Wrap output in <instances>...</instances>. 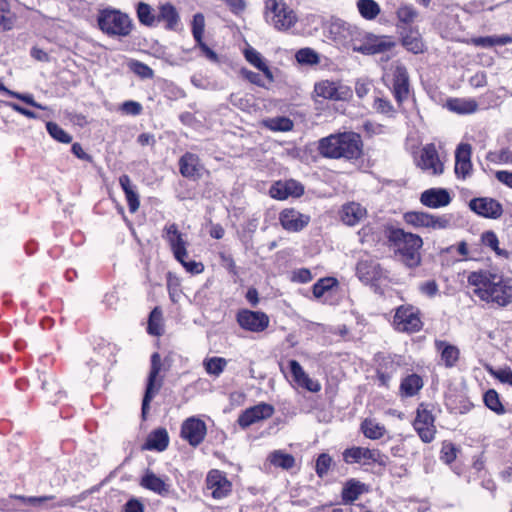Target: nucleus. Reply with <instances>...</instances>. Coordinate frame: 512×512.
Returning <instances> with one entry per match:
<instances>
[{"label":"nucleus","instance_id":"57","mask_svg":"<svg viewBox=\"0 0 512 512\" xmlns=\"http://www.w3.org/2000/svg\"><path fill=\"white\" fill-rule=\"evenodd\" d=\"M403 45L413 53H419L423 51V43L416 36H406L403 38Z\"/></svg>","mask_w":512,"mask_h":512},{"label":"nucleus","instance_id":"64","mask_svg":"<svg viewBox=\"0 0 512 512\" xmlns=\"http://www.w3.org/2000/svg\"><path fill=\"white\" fill-rule=\"evenodd\" d=\"M496 179L504 185L512 188V172L500 170L495 173Z\"/></svg>","mask_w":512,"mask_h":512},{"label":"nucleus","instance_id":"48","mask_svg":"<svg viewBox=\"0 0 512 512\" xmlns=\"http://www.w3.org/2000/svg\"><path fill=\"white\" fill-rule=\"evenodd\" d=\"M399 22L404 25L412 24L418 17L417 10L411 5H403L396 12Z\"/></svg>","mask_w":512,"mask_h":512},{"label":"nucleus","instance_id":"61","mask_svg":"<svg viewBox=\"0 0 512 512\" xmlns=\"http://www.w3.org/2000/svg\"><path fill=\"white\" fill-rule=\"evenodd\" d=\"M481 241L484 246L493 249L496 245H499V240L493 231H486L481 236Z\"/></svg>","mask_w":512,"mask_h":512},{"label":"nucleus","instance_id":"24","mask_svg":"<svg viewBox=\"0 0 512 512\" xmlns=\"http://www.w3.org/2000/svg\"><path fill=\"white\" fill-rule=\"evenodd\" d=\"M420 201L429 208H440L447 206L451 197L446 189L431 188L421 194Z\"/></svg>","mask_w":512,"mask_h":512},{"label":"nucleus","instance_id":"8","mask_svg":"<svg viewBox=\"0 0 512 512\" xmlns=\"http://www.w3.org/2000/svg\"><path fill=\"white\" fill-rule=\"evenodd\" d=\"M162 369L161 356L159 353H153L151 356V368L147 379V385L145 394L142 402V416L145 417L148 410L149 404L154 396L159 392L162 386V378H158L159 373Z\"/></svg>","mask_w":512,"mask_h":512},{"label":"nucleus","instance_id":"21","mask_svg":"<svg viewBox=\"0 0 512 512\" xmlns=\"http://www.w3.org/2000/svg\"><path fill=\"white\" fill-rule=\"evenodd\" d=\"M309 220V216L301 214L294 209H285L280 214V223L287 231H300L308 225Z\"/></svg>","mask_w":512,"mask_h":512},{"label":"nucleus","instance_id":"5","mask_svg":"<svg viewBox=\"0 0 512 512\" xmlns=\"http://www.w3.org/2000/svg\"><path fill=\"white\" fill-rule=\"evenodd\" d=\"M265 18L276 30H290L298 21L297 15L284 0H266Z\"/></svg>","mask_w":512,"mask_h":512},{"label":"nucleus","instance_id":"42","mask_svg":"<svg viewBox=\"0 0 512 512\" xmlns=\"http://www.w3.org/2000/svg\"><path fill=\"white\" fill-rule=\"evenodd\" d=\"M357 8L362 17L375 19L380 13V7L374 0H358Z\"/></svg>","mask_w":512,"mask_h":512},{"label":"nucleus","instance_id":"18","mask_svg":"<svg viewBox=\"0 0 512 512\" xmlns=\"http://www.w3.org/2000/svg\"><path fill=\"white\" fill-rule=\"evenodd\" d=\"M393 95L401 105L409 95V76L404 65L397 63L393 70Z\"/></svg>","mask_w":512,"mask_h":512},{"label":"nucleus","instance_id":"4","mask_svg":"<svg viewBox=\"0 0 512 512\" xmlns=\"http://www.w3.org/2000/svg\"><path fill=\"white\" fill-rule=\"evenodd\" d=\"M97 22L99 29L109 36L126 37L132 30V22L129 16L112 8L100 10Z\"/></svg>","mask_w":512,"mask_h":512},{"label":"nucleus","instance_id":"6","mask_svg":"<svg viewBox=\"0 0 512 512\" xmlns=\"http://www.w3.org/2000/svg\"><path fill=\"white\" fill-rule=\"evenodd\" d=\"M343 460L347 464L361 463L363 465L376 463L385 467L388 464V456L382 454L378 449L365 447L347 448L342 453Z\"/></svg>","mask_w":512,"mask_h":512},{"label":"nucleus","instance_id":"1","mask_svg":"<svg viewBox=\"0 0 512 512\" xmlns=\"http://www.w3.org/2000/svg\"><path fill=\"white\" fill-rule=\"evenodd\" d=\"M467 282L473 294L487 304L506 307L512 302V279L496 269L472 271Z\"/></svg>","mask_w":512,"mask_h":512},{"label":"nucleus","instance_id":"16","mask_svg":"<svg viewBox=\"0 0 512 512\" xmlns=\"http://www.w3.org/2000/svg\"><path fill=\"white\" fill-rule=\"evenodd\" d=\"M206 424L195 417L185 420L181 427V436L192 446H198L205 438Z\"/></svg>","mask_w":512,"mask_h":512},{"label":"nucleus","instance_id":"17","mask_svg":"<svg viewBox=\"0 0 512 512\" xmlns=\"http://www.w3.org/2000/svg\"><path fill=\"white\" fill-rule=\"evenodd\" d=\"M417 165L422 170L428 171L433 175L443 173V164L439 159L438 152L434 144H427L422 148L420 157L417 160Z\"/></svg>","mask_w":512,"mask_h":512},{"label":"nucleus","instance_id":"28","mask_svg":"<svg viewBox=\"0 0 512 512\" xmlns=\"http://www.w3.org/2000/svg\"><path fill=\"white\" fill-rule=\"evenodd\" d=\"M329 31L334 40L343 45L348 44L353 39L354 34L357 32L355 27H352L348 23L341 20L333 21L330 25Z\"/></svg>","mask_w":512,"mask_h":512},{"label":"nucleus","instance_id":"58","mask_svg":"<svg viewBox=\"0 0 512 512\" xmlns=\"http://www.w3.org/2000/svg\"><path fill=\"white\" fill-rule=\"evenodd\" d=\"M419 290L421 293L429 297H433L438 293L439 288L435 280H429L421 283L419 285Z\"/></svg>","mask_w":512,"mask_h":512},{"label":"nucleus","instance_id":"52","mask_svg":"<svg viewBox=\"0 0 512 512\" xmlns=\"http://www.w3.org/2000/svg\"><path fill=\"white\" fill-rule=\"evenodd\" d=\"M332 463H333V460L328 454H326V453L320 454L316 460V465H315V471H316L317 475L320 478H323L324 476H326Z\"/></svg>","mask_w":512,"mask_h":512},{"label":"nucleus","instance_id":"34","mask_svg":"<svg viewBox=\"0 0 512 512\" xmlns=\"http://www.w3.org/2000/svg\"><path fill=\"white\" fill-rule=\"evenodd\" d=\"M244 56H245V59L251 65L256 67L258 70L262 71L263 74L266 76V78L269 81H273L274 78H273V74H272L270 68L266 64V61L263 58V56L256 49H254L253 47H250V46L247 47L244 50Z\"/></svg>","mask_w":512,"mask_h":512},{"label":"nucleus","instance_id":"36","mask_svg":"<svg viewBox=\"0 0 512 512\" xmlns=\"http://www.w3.org/2000/svg\"><path fill=\"white\" fill-rule=\"evenodd\" d=\"M448 107L458 114H470L477 111L478 103L474 99H452L448 102Z\"/></svg>","mask_w":512,"mask_h":512},{"label":"nucleus","instance_id":"33","mask_svg":"<svg viewBox=\"0 0 512 512\" xmlns=\"http://www.w3.org/2000/svg\"><path fill=\"white\" fill-rule=\"evenodd\" d=\"M435 348L441 355V360L446 367H453L459 359V349L446 341L436 340Z\"/></svg>","mask_w":512,"mask_h":512},{"label":"nucleus","instance_id":"19","mask_svg":"<svg viewBox=\"0 0 512 512\" xmlns=\"http://www.w3.org/2000/svg\"><path fill=\"white\" fill-rule=\"evenodd\" d=\"M207 488L215 499L226 497L231 491V483L219 470H211L206 478Z\"/></svg>","mask_w":512,"mask_h":512},{"label":"nucleus","instance_id":"30","mask_svg":"<svg viewBox=\"0 0 512 512\" xmlns=\"http://www.w3.org/2000/svg\"><path fill=\"white\" fill-rule=\"evenodd\" d=\"M366 492H368V486L366 484L356 479H349L343 486L341 497L345 504H350Z\"/></svg>","mask_w":512,"mask_h":512},{"label":"nucleus","instance_id":"32","mask_svg":"<svg viewBox=\"0 0 512 512\" xmlns=\"http://www.w3.org/2000/svg\"><path fill=\"white\" fill-rule=\"evenodd\" d=\"M169 444V436L164 428L152 431L143 446L146 450L164 451Z\"/></svg>","mask_w":512,"mask_h":512},{"label":"nucleus","instance_id":"27","mask_svg":"<svg viewBox=\"0 0 512 512\" xmlns=\"http://www.w3.org/2000/svg\"><path fill=\"white\" fill-rule=\"evenodd\" d=\"M180 17L171 3H163L158 7L157 24L163 22L168 30H177Z\"/></svg>","mask_w":512,"mask_h":512},{"label":"nucleus","instance_id":"14","mask_svg":"<svg viewBox=\"0 0 512 512\" xmlns=\"http://www.w3.org/2000/svg\"><path fill=\"white\" fill-rule=\"evenodd\" d=\"M314 92L318 97L335 101L345 100L351 95V91L347 86L329 80H322L316 83Z\"/></svg>","mask_w":512,"mask_h":512},{"label":"nucleus","instance_id":"22","mask_svg":"<svg viewBox=\"0 0 512 512\" xmlns=\"http://www.w3.org/2000/svg\"><path fill=\"white\" fill-rule=\"evenodd\" d=\"M179 170L183 177L195 180L201 177L203 166L196 154L187 152L179 159Z\"/></svg>","mask_w":512,"mask_h":512},{"label":"nucleus","instance_id":"44","mask_svg":"<svg viewBox=\"0 0 512 512\" xmlns=\"http://www.w3.org/2000/svg\"><path fill=\"white\" fill-rule=\"evenodd\" d=\"M511 41L512 39L509 36H485L471 39V43L475 46L485 48L493 47L495 45H504Z\"/></svg>","mask_w":512,"mask_h":512},{"label":"nucleus","instance_id":"12","mask_svg":"<svg viewBox=\"0 0 512 512\" xmlns=\"http://www.w3.org/2000/svg\"><path fill=\"white\" fill-rule=\"evenodd\" d=\"M239 326L247 331L262 332L269 325V317L261 311L240 310L236 315Z\"/></svg>","mask_w":512,"mask_h":512},{"label":"nucleus","instance_id":"29","mask_svg":"<svg viewBox=\"0 0 512 512\" xmlns=\"http://www.w3.org/2000/svg\"><path fill=\"white\" fill-rule=\"evenodd\" d=\"M140 485L145 489L153 491L159 495H167L170 492V485L152 471H147L141 478Z\"/></svg>","mask_w":512,"mask_h":512},{"label":"nucleus","instance_id":"20","mask_svg":"<svg viewBox=\"0 0 512 512\" xmlns=\"http://www.w3.org/2000/svg\"><path fill=\"white\" fill-rule=\"evenodd\" d=\"M272 198L285 200L288 197H300L304 193L303 185L293 179L287 181H278L273 184L269 190Z\"/></svg>","mask_w":512,"mask_h":512},{"label":"nucleus","instance_id":"7","mask_svg":"<svg viewBox=\"0 0 512 512\" xmlns=\"http://www.w3.org/2000/svg\"><path fill=\"white\" fill-rule=\"evenodd\" d=\"M393 326L399 332L414 333L421 330L423 323L417 308L407 305L396 309Z\"/></svg>","mask_w":512,"mask_h":512},{"label":"nucleus","instance_id":"40","mask_svg":"<svg viewBox=\"0 0 512 512\" xmlns=\"http://www.w3.org/2000/svg\"><path fill=\"white\" fill-rule=\"evenodd\" d=\"M392 44L380 39H375L373 42L362 44L358 47L354 46L353 50L363 54H376L388 50Z\"/></svg>","mask_w":512,"mask_h":512},{"label":"nucleus","instance_id":"50","mask_svg":"<svg viewBox=\"0 0 512 512\" xmlns=\"http://www.w3.org/2000/svg\"><path fill=\"white\" fill-rule=\"evenodd\" d=\"M295 57L300 64L314 65L319 63L318 54L311 48L300 49Z\"/></svg>","mask_w":512,"mask_h":512},{"label":"nucleus","instance_id":"45","mask_svg":"<svg viewBox=\"0 0 512 512\" xmlns=\"http://www.w3.org/2000/svg\"><path fill=\"white\" fill-rule=\"evenodd\" d=\"M203 366L208 374L218 377L227 366V360L222 357H211L203 361Z\"/></svg>","mask_w":512,"mask_h":512},{"label":"nucleus","instance_id":"13","mask_svg":"<svg viewBox=\"0 0 512 512\" xmlns=\"http://www.w3.org/2000/svg\"><path fill=\"white\" fill-rule=\"evenodd\" d=\"M274 411L272 405L262 402L243 411L237 421L243 429H246L252 424L270 418Z\"/></svg>","mask_w":512,"mask_h":512},{"label":"nucleus","instance_id":"10","mask_svg":"<svg viewBox=\"0 0 512 512\" xmlns=\"http://www.w3.org/2000/svg\"><path fill=\"white\" fill-rule=\"evenodd\" d=\"M407 224L415 228L445 229L450 220L446 216H435L426 212L411 211L404 214Z\"/></svg>","mask_w":512,"mask_h":512},{"label":"nucleus","instance_id":"41","mask_svg":"<svg viewBox=\"0 0 512 512\" xmlns=\"http://www.w3.org/2000/svg\"><path fill=\"white\" fill-rule=\"evenodd\" d=\"M136 11L140 23L146 26H154L157 24V15L153 13V9L149 4L139 2Z\"/></svg>","mask_w":512,"mask_h":512},{"label":"nucleus","instance_id":"9","mask_svg":"<svg viewBox=\"0 0 512 512\" xmlns=\"http://www.w3.org/2000/svg\"><path fill=\"white\" fill-rule=\"evenodd\" d=\"M162 237L168 243L177 261H182V259L187 258L188 241L186 235L179 231L177 224L170 223L165 225L162 231Z\"/></svg>","mask_w":512,"mask_h":512},{"label":"nucleus","instance_id":"23","mask_svg":"<svg viewBox=\"0 0 512 512\" xmlns=\"http://www.w3.org/2000/svg\"><path fill=\"white\" fill-rule=\"evenodd\" d=\"M471 145L467 143L460 144L455 152V173L458 177L466 178L472 169L471 164Z\"/></svg>","mask_w":512,"mask_h":512},{"label":"nucleus","instance_id":"31","mask_svg":"<svg viewBox=\"0 0 512 512\" xmlns=\"http://www.w3.org/2000/svg\"><path fill=\"white\" fill-rule=\"evenodd\" d=\"M367 211L358 203H349L342 207L341 219L349 226H354L365 218Z\"/></svg>","mask_w":512,"mask_h":512},{"label":"nucleus","instance_id":"55","mask_svg":"<svg viewBox=\"0 0 512 512\" xmlns=\"http://www.w3.org/2000/svg\"><path fill=\"white\" fill-rule=\"evenodd\" d=\"M373 108L378 113L385 114L388 116H393L395 113V109L390 103V101L382 97L375 98Z\"/></svg>","mask_w":512,"mask_h":512},{"label":"nucleus","instance_id":"59","mask_svg":"<svg viewBox=\"0 0 512 512\" xmlns=\"http://www.w3.org/2000/svg\"><path fill=\"white\" fill-rule=\"evenodd\" d=\"M291 279L294 282L307 283L312 280V274L310 270L302 268L297 271H294Z\"/></svg>","mask_w":512,"mask_h":512},{"label":"nucleus","instance_id":"43","mask_svg":"<svg viewBox=\"0 0 512 512\" xmlns=\"http://www.w3.org/2000/svg\"><path fill=\"white\" fill-rule=\"evenodd\" d=\"M263 124L272 131L287 132L293 128L292 120L284 116L266 119Z\"/></svg>","mask_w":512,"mask_h":512},{"label":"nucleus","instance_id":"63","mask_svg":"<svg viewBox=\"0 0 512 512\" xmlns=\"http://www.w3.org/2000/svg\"><path fill=\"white\" fill-rule=\"evenodd\" d=\"M186 258L179 261L183 267L190 273L199 274L204 270V265L201 262L196 261H186Z\"/></svg>","mask_w":512,"mask_h":512},{"label":"nucleus","instance_id":"26","mask_svg":"<svg viewBox=\"0 0 512 512\" xmlns=\"http://www.w3.org/2000/svg\"><path fill=\"white\" fill-rule=\"evenodd\" d=\"M356 273L362 282L368 284L380 278L381 269L374 260L362 259L356 266Z\"/></svg>","mask_w":512,"mask_h":512},{"label":"nucleus","instance_id":"25","mask_svg":"<svg viewBox=\"0 0 512 512\" xmlns=\"http://www.w3.org/2000/svg\"><path fill=\"white\" fill-rule=\"evenodd\" d=\"M290 371L293 377V380L300 386L307 389L310 392H318L321 389V385L318 381L312 380L306 372L303 370L302 366L296 360L289 361Z\"/></svg>","mask_w":512,"mask_h":512},{"label":"nucleus","instance_id":"3","mask_svg":"<svg viewBox=\"0 0 512 512\" xmlns=\"http://www.w3.org/2000/svg\"><path fill=\"white\" fill-rule=\"evenodd\" d=\"M386 237L396 252L400 255L401 261L409 268L420 265V248L423 245L422 238L401 228L388 227L385 231Z\"/></svg>","mask_w":512,"mask_h":512},{"label":"nucleus","instance_id":"37","mask_svg":"<svg viewBox=\"0 0 512 512\" xmlns=\"http://www.w3.org/2000/svg\"><path fill=\"white\" fill-rule=\"evenodd\" d=\"M147 330L149 334L154 336H160L163 334V315L162 310L159 307H155L151 311L149 315Z\"/></svg>","mask_w":512,"mask_h":512},{"label":"nucleus","instance_id":"49","mask_svg":"<svg viewBox=\"0 0 512 512\" xmlns=\"http://www.w3.org/2000/svg\"><path fill=\"white\" fill-rule=\"evenodd\" d=\"M15 21V15L9 10L8 2L6 1V5L0 7V32L12 29Z\"/></svg>","mask_w":512,"mask_h":512},{"label":"nucleus","instance_id":"56","mask_svg":"<svg viewBox=\"0 0 512 512\" xmlns=\"http://www.w3.org/2000/svg\"><path fill=\"white\" fill-rule=\"evenodd\" d=\"M130 68L135 74H137L141 78L149 79L152 78L154 75L153 70L148 65L139 61H133L130 64Z\"/></svg>","mask_w":512,"mask_h":512},{"label":"nucleus","instance_id":"47","mask_svg":"<svg viewBox=\"0 0 512 512\" xmlns=\"http://www.w3.org/2000/svg\"><path fill=\"white\" fill-rule=\"evenodd\" d=\"M46 128L49 135L56 141L68 144L72 141V136L63 130L57 123L47 122Z\"/></svg>","mask_w":512,"mask_h":512},{"label":"nucleus","instance_id":"39","mask_svg":"<svg viewBox=\"0 0 512 512\" xmlns=\"http://www.w3.org/2000/svg\"><path fill=\"white\" fill-rule=\"evenodd\" d=\"M269 460L274 466L285 470L291 469L295 465V458L291 454L284 453L281 450L272 452L269 456Z\"/></svg>","mask_w":512,"mask_h":512},{"label":"nucleus","instance_id":"53","mask_svg":"<svg viewBox=\"0 0 512 512\" xmlns=\"http://www.w3.org/2000/svg\"><path fill=\"white\" fill-rule=\"evenodd\" d=\"M205 28V18L203 14L197 13L192 20V34L197 43H201Z\"/></svg>","mask_w":512,"mask_h":512},{"label":"nucleus","instance_id":"2","mask_svg":"<svg viewBox=\"0 0 512 512\" xmlns=\"http://www.w3.org/2000/svg\"><path fill=\"white\" fill-rule=\"evenodd\" d=\"M362 148L361 137L354 132H344L322 138L318 146L319 153L323 157L347 160L360 158Z\"/></svg>","mask_w":512,"mask_h":512},{"label":"nucleus","instance_id":"60","mask_svg":"<svg viewBox=\"0 0 512 512\" xmlns=\"http://www.w3.org/2000/svg\"><path fill=\"white\" fill-rule=\"evenodd\" d=\"M441 454V459L445 463L450 464L456 458V449L452 444H446L443 446Z\"/></svg>","mask_w":512,"mask_h":512},{"label":"nucleus","instance_id":"35","mask_svg":"<svg viewBox=\"0 0 512 512\" xmlns=\"http://www.w3.org/2000/svg\"><path fill=\"white\" fill-rule=\"evenodd\" d=\"M119 183L125 193L130 212H136L139 208L140 202L135 186L131 183L128 175H122L119 178Z\"/></svg>","mask_w":512,"mask_h":512},{"label":"nucleus","instance_id":"54","mask_svg":"<svg viewBox=\"0 0 512 512\" xmlns=\"http://www.w3.org/2000/svg\"><path fill=\"white\" fill-rule=\"evenodd\" d=\"M335 284V280L333 278H323L318 280L313 285V295L315 298H321L324 293L332 288Z\"/></svg>","mask_w":512,"mask_h":512},{"label":"nucleus","instance_id":"15","mask_svg":"<svg viewBox=\"0 0 512 512\" xmlns=\"http://www.w3.org/2000/svg\"><path fill=\"white\" fill-rule=\"evenodd\" d=\"M469 208L485 218L497 219L503 213L502 205L497 200L489 197H479L470 200Z\"/></svg>","mask_w":512,"mask_h":512},{"label":"nucleus","instance_id":"46","mask_svg":"<svg viewBox=\"0 0 512 512\" xmlns=\"http://www.w3.org/2000/svg\"><path fill=\"white\" fill-rule=\"evenodd\" d=\"M363 434L369 439H379L385 434V427L372 420H365L361 425Z\"/></svg>","mask_w":512,"mask_h":512},{"label":"nucleus","instance_id":"11","mask_svg":"<svg viewBox=\"0 0 512 512\" xmlns=\"http://www.w3.org/2000/svg\"><path fill=\"white\" fill-rule=\"evenodd\" d=\"M434 421L432 413L421 404L417 409L413 426L421 440L425 443H430L435 438L436 427Z\"/></svg>","mask_w":512,"mask_h":512},{"label":"nucleus","instance_id":"51","mask_svg":"<svg viewBox=\"0 0 512 512\" xmlns=\"http://www.w3.org/2000/svg\"><path fill=\"white\" fill-rule=\"evenodd\" d=\"M485 405L492 411L502 414L504 407L499 400L498 393L495 390H488L484 395Z\"/></svg>","mask_w":512,"mask_h":512},{"label":"nucleus","instance_id":"38","mask_svg":"<svg viewBox=\"0 0 512 512\" xmlns=\"http://www.w3.org/2000/svg\"><path fill=\"white\" fill-rule=\"evenodd\" d=\"M423 386L420 376L411 374L403 379L400 389L405 396H414Z\"/></svg>","mask_w":512,"mask_h":512},{"label":"nucleus","instance_id":"62","mask_svg":"<svg viewBox=\"0 0 512 512\" xmlns=\"http://www.w3.org/2000/svg\"><path fill=\"white\" fill-rule=\"evenodd\" d=\"M240 73L245 79H247L252 84H255L260 87L264 86L261 76L258 73H255L245 68L241 69Z\"/></svg>","mask_w":512,"mask_h":512}]
</instances>
